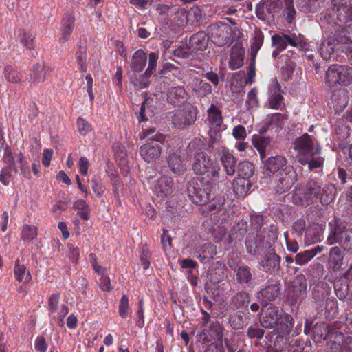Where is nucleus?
<instances>
[{"label":"nucleus","instance_id":"nucleus-1","mask_svg":"<svg viewBox=\"0 0 352 352\" xmlns=\"http://www.w3.org/2000/svg\"><path fill=\"white\" fill-rule=\"evenodd\" d=\"M291 315L272 305L263 307L260 322L263 327L277 328L283 333H289L293 327Z\"/></svg>","mask_w":352,"mask_h":352},{"label":"nucleus","instance_id":"nucleus-2","mask_svg":"<svg viewBox=\"0 0 352 352\" xmlns=\"http://www.w3.org/2000/svg\"><path fill=\"white\" fill-rule=\"evenodd\" d=\"M192 169L197 175H206L213 182H222L226 179L220 174V166L217 161L208 157L204 152L195 153Z\"/></svg>","mask_w":352,"mask_h":352},{"label":"nucleus","instance_id":"nucleus-3","mask_svg":"<svg viewBox=\"0 0 352 352\" xmlns=\"http://www.w3.org/2000/svg\"><path fill=\"white\" fill-rule=\"evenodd\" d=\"M320 197L322 204H327L333 199V195H327L324 199L321 196V186L315 181H309L305 186L294 192L292 201L296 205L307 206L316 202Z\"/></svg>","mask_w":352,"mask_h":352},{"label":"nucleus","instance_id":"nucleus-4","mask_svg":"<svg viewBox=\"0 0 352 352\" xmlns=\"http://www.w3.org/2000/svg\"><path fill=\"white\" fill-rule=\"evenodd\" d=\"M329 226L331 231L326 243L329 245L339 243L344 250H351L352 229H347L344 224H338L337 222L329 223Z\"/></svg>","mask_w":352,"mask_h":352},{"label":"nucleus","instance_id":"nucleus-5","mask_svg":"<svg viewBox=\"0 0 352 352\" xmlns=\"http://www.w3.org/2000/svg\"><path fill=\"white\" fill-rule=\"evenodd\" d=\"M326 83L329 87L337 85L348 86L352 83V68L341 65H331L326 72Z\"/></svg>","mask_w":352,"mask_h":352},{"label":"nucleus","instance_id":"nucleus-6","mask_svg":"<svg viewBox=\"0 0 352 352\" xmlns=\"http://www.w3.org/2000/svg\"><path fill=\"white\" fill-rule=\"evenodd\" d=\"M307 280L303 275H298L291 282L287 294V300L291 305L302 301L307 296Z\"/></svg>","mask_w":352,"mask_h":352},{"label":"nucleus","instance_id":"nucleus-7","mask_svg":"<svg viewBox=\"0 0 352 352\" xmlns=\"http://www.w3.org/2000/svg\"><path fill=\"white\" fill-rule=\"evenodd\" d=\"M212 187L209 184H204L201 180L193 181L188 188L189 196L197 205H205L210 198Z\"/></svg>","mask_w":352,"mask_h":352},{"label":"nucleus","instance_id":"nucleus-8","mask_svg":"<svg viewBox=\"0 0 352 352\" xmlns=\"http://www.w3.org/2000/svg\"><path fill=\"white\" fill-rule=\"evenodd\" d=\"M151 140V142H148L140 148V154L147 163L153 162L160 157L162 148L158 142H163L164 137L161 133H155Z\"/></svg>","mask_w":352,"mask_h":352},{"label":"nucleus","instance_id":"nucleus-9","mask_svg":"<svg viewBox=\"0 0 352 352\" xmlns=\"http://www.w3.org/2000/svg\"><path fill=\"white\" fill-rule=\"evenodd\" d=\"M297 179V173L292 166H289L285 171L276 174L274 181V190L283 194L289 190Z\"/></svg>","mask_w":352,"mask_h":352},{"label":"nucleus","instance_id":"nucleus-10","mask_svg":"<svg viewBox=\"0 0 352 352\" xmlns=\"http://www.w3.org/2000/svg\"><path fill=\"white\" fill-rule=\"evenodd\" d=\"M208 120L210 125L208 132L210 140L213 142H218L221 138L223 127V119L221 113L214 104H212L208 110Z\"/></svg>","mask_w":352,"mask_h":352},{"label":"nucleus","instance_id":"nucleus-11","mask_svg":"<svg viewBox=\"0 0 352 352\" xmlns=\"http://www.w3.org/2000/svg\"><path fill=\"white\" fill-rule=\"evenodd\" d=\"M224 199L220 198L216 203L210 204L208 206L203 207L201 212L206 216H210L215 223H223L228 218V212L224 207Z\"/></svg>","mask_w":352,"mask_h":352},{"label":"nucleus","instance_id":"nucleus-12","mask_svg":"<svg viewBox=\"0 0 352 352\" xmlns=\"http://www.w3.org/2000/svg\"><path fill=\"white\" fill-rule=\"evenodd\" d=\"M314 143L310 135L305 133L295 141V149L298 151L297 160L302 165L307 164L306 156L315 151Z\"/></svg>","mask_w":352,"mask_h":352},{"label":"nucleus","instance_id":"nucleus-13","mask_svg":"<svg viewBox=\"0 0 352 352\" xmlns=\"http://www.w3.org/2000/svg\"><path fill=\"white\" fill-rule=\"evenodd\" d=\"M220 160L223 166V170L220 174L226 179L223 182L226 183L228 177L233 176L236 173V159L229 149L223 147L219 152Z\"/></svg>","mask_w":352,"mask_h":352},{"label":"nucleus","instance_id":"nucleus-14","mask_svg":"<svg viewBox=\"0 0 352 352\" xmlns=\"http://www.w3.org/2000/svg\"><path fill=\"white\" fill-rule=\"evenodd\" d=\"M302 35H296L294 33L279 34L272 36V45L276 47L278 51L285 50L287 45L292 47H297L302 42Z\"/></svg>","mask_w":352,"mask_h":352},{"label":"nucleus","instance_id":"nucleus-15","mask_svg":"<svg viewBox=\"0 0 352 352\" xmlns=\"http://www.w3.org/2000/svg\"><path fill=\"white\" fill-rule=\"evenodd\" d=\"M153 191L159 199H166L173 191V179L166 175L160 177L153 184Z\"/></svg>","mask_w":352,"mask_h":352},{"label":"nucleus","instance_id":"nucleus-16","mask_svg":"<svg viewBox=\"0 0 352 352\" xmlns=\"http://www.w3.org/2000/svg\"><path fill=\"white\" fill-rule=\"evenodd\" d=\"M263 161L264 173L267 174L285 171V169L289 166L287 165V159L283 155L272 156Z\"/></svg>","mask_w":352,"mask_h":352},{"label":"nucleus","instance_id":"nucleus-17","mask_svg":"<svg viewBox=\"0 0 352 352\" xmlns=\"http://www.w3.org/2000/svg\"><path fill=\"white\" fill-rule=\"evenodd\" d=\"M284 98L280 94V86L278 81H274L270 87V95L266 107L268 109L282 110L285 107Z\"/></svg>","mask_w":352,"mask_h":352},{"label":"nucleus","instance_id":"nucleus-18","mask_svg":"<svg viewBox=\"0 0 352 352\" xmlns=\"http://www.w3.org/2000/svg\"><path fill=\"white\" fill-rule=\"evenodd\" d=\"M208 43V37L204 32H199L190 36L187 47L186 54H193L197 51H204Z\"/></svg>","mask_w":352,"mask_h":352},{"label":"nucleus","instance_id":"nucleus-19","mask_svg":"<svg viewBox=\"0 0 352 352\" xmlns=\"http://www.w3.org/2000/svg\"><path fill=\"white\" fill-rule=\"evenodd\" d=\"M344 255L340 247L334 246L330 249L327 261V267L329 270L338 272L342 268Z\"/></svg>","mask_w":352,"mask_h":352},{"label":"nucleus","instance_id":"nucleus-20","mask_svg":"<svg viewBox=\"0 0 352 352\" xmlns=\"http://www.w3.org/2000/svg\"><path fill=\"white\" fill-rule=\"evenodd\" d=\"M195 121V117L192 111L188 110H179L173 116V124L179 129L192 125Z\"/></svg>","mask_w":352,"mask_h":352},{"label":"nucleus","instance_id":"nucleus-21","mask_svg":"<svg viewBox=\"0 0 352 352\" xmlns=\"http://www.w3.org/2000/svg\"><path fill=\"white\" fill-rule=\"evenodd\" d=\"M331 293L329 285L325 282H319L316 284L312 290V296L316 303L323 305L328 299Z\"/></svg>","mask_w":352,"mask_h":352},{"label":"nucleus","instance_id":"nucleus-22","mask_svg":"<svg viewBox=\"0 0 352 352\" xmlns=\"http://www.w3.org/2000/svg\"><path fill=\"white\" fill-rule=\"evenodd\" d=\"M168 163L172 172L179 175L185 170L186 158L182 155L181 151H177L170 153L168 157Z\"/></svg>","mask_w":352,"mask_h":352},{"label":"nucleus","instance_id":"nucleus-23","mask_svg":"<svg viewBox=\"0 0 352 352\" xmlns=\"http://www.w3.org/2000/svg\"><path fill=\"white\" fill-rule=\"evenodd\" d=\"M279 288L276 284L267 285L262 289L258 296L263 307L270 306L269 302L274 300L278 295Z\"/></svg>","mask_w":352,"mask_h":352},{"label":"nucleus","instance_id":"nucleus-24","mask_svg":"<svg viewBox=\"0 0 352 352\" xmlns=\"http://www.w3.org/2000/svg\"><path fill=\"white\" fill-rule=\"evenodd\" d=\"M158 54L155 52H152L148 55V65L147 69H146L144 75L141 76L142 80L139 84L137 83V85L140 88H146L148 86V78L155 71L157 66V61L158 60Z\"/></svg>","mask_w":352,"mask_h":352},{"label":"nucleus","instance_id":"nucleus-25","mask_svg":"<svg viewBox=\"0 0 352 352\" xmlns=\"http://www.w3.org/2000/svg\"><path fill=\"white\" fill-rule=\"evenodd\" d=\"M280 257L275 253L268 252L261 260L263 269L270 273L277 271L280 267Z\"/></svg>","mask_w":352,"mask_h":352},{"label":"nucleus","instance_id":"nucleus-26","mask_svg":"<svg viewBox=\"0 0 352 352\" xmlns=\"http://www.w3.org/2000/svg\"><path fill=\"white\" fill-rule=\"evenodd\" d=\"M186 92L182 87H171L167 94V100L174 106H180L186 101Z\"/></svg>","mask_w":352,"mask_h":352},{"label":"nucleus","instance_id":"nucleus-27","mask_svg":"<svg viewBox=\"0 0 352 352\" xmlns=\"http://www.w3.org/2000/svg\"><path fill=\"white\" fill-rule=\"evenodd\" d=\"M217 254L216 247L209 243L202 245L195 251V256L203 263H208Z\"/></svg>","mask_w":352,"mask_h":352},{"label":"nucleus","instance_id":"nucleus-28","mask_svg":"<svg viewBox=\"0 0 352 352\" xmlns=\"http://www.w3.org/2000/svg\"><path fill=\"white\" fill-rule=\"evenodd\" d=\"M252 143L258 151L261 159L264 160L266 157L267 148L271 146V138L260 135H254L252 138Z\"/></svg>","mask_w":352,"mask_h":352},{"label":"nucleus","instance_id":"nucleus-29","mask_svg":"<svg viewBox=\"0 0 352 352\" xmlns=\"http://www.w3.org/2000/svg\"><path fill=\"white\" fill-rule=\"evenodd\" d=\"M147 56L142 49L136 50L131 58L130 67L133 72H140L145 67Z\"/></svg>","mask_w":352,"mask_h":352},{"label":"nucleus","instance_id":"nucleus-30","mask_svg":"<svg viewBox=\"0 0 352 352\" xmlns=\"http://www.w3.org/2000/svg\"><path fill=\"white\" fill-rule=\"evenodd\" d=\"M177 16L180 18L181 23H193L201 18V11L197 6L192 7L189 10L182 8L177 12Z\"/></svg>","mask_w":352,"mask_h":352},{"label":"nucleus","instance_id":"nucleus-31","mask_svg":"<svg viewBox=\"0 0 352 352\" xmlns=\"http://www.w3.org/2000/svg\"><path fill=\"white\" fill-rule=\"evenodd\" d=\"M232 187L236 195L243 197L250 190L251 183L245 177H237L233 180Z\"/></svg>","mask_w":352,"mask_h":352},{"label":"nucleus","instance_id":"nucleus-32","mask_svg":"<svg viewBox=\"0 0 352 352\" xmlns=\"http://www.w3.org/2000/svg\"><path fill=\"white\" fill-rule=\"evenodd\" d=\"M305 241L308 245L314 244L322 241V229L318 224H313L307 228Z\"/></svg>","mask_w":352,"mask_h":352},{"label":"nucleus","instance_id":"nucleus-33","mask_svg":"<svg viewBox=\"0 0 352 352\" xmlns=\"http://www.w3.org/2000/svg\"><path fill=\"white\" fill-rule=\"evenodd\" d=\"M14 276L15 279L20 283L23 281L28 283L32 279V276L30 271L27 270V267L24 263H21L19 259H16L15 261Z\"/></svg>","mask_w":352,"mask_h":352},{"label":"nucleus","instance_id":"nucleus-34","mask_svg":"<svg viewBox=\"0 0 352 352\" xmlns=\"http://www.w3.org/2000/svg\"><path fill=\"white\" fill-rule=\"evenodd\" d=\"M340 0H332L333 9L338 12V17L340 21H352V6H344V3H340Z\"/></svg>","mask_w":352,"mask_h":352},{"label":"nucleus","instance_id":"nucleus-35","mask_svg":"<svg viewBox=\"0 0 352 352\" xmlns=\"http://www.w3.org/2000/svg\"><path fill=\"white\" fill-rule=\"evenodd\" d=\"M229 67L235 70L241 67L243 63V51L237 46H234L230 52Z\"/></svg>","mask_w":352,"mask_h":352},{"label":"nucleus","instance_id":"nucleus-36","mask_svg":"<svg viewBox=\"0 0 352 352\" xmlns=\"http://www.w3.org/2000/svg\"><path fill=\"white\" fill-rule=\"evenodd\" d=\"M47 70L41 63L34 65L30 73L31 82L34 84L44 82L47 74Z\"/></svg>","mask_w":352,"mask_h":352},{"label":"nucleus","instance_id":"nucleus-37","mask_svg":"<svg viewBox=\"0 0 352 352\" xmlns=\"http://www.w3.org/2000/svg\"><path fill=\"white\" fill-rule=\"evenodd\" d=\"M192 87L193 91L199 96H205L212 91V86L208 82L198 78L192 81Z\"/></svg>","mask_w":352,"mask_h":352},{"label":"nucleus","instance_id":"nucleus-38","mask_svg":"<svg viewBox=\"0 0 352 352\" xmlns=\"http://www.w3.org/2000/svg\"><path fill=\"white\" fill-rule=\"evenodd\" d=\"M268 118L267 127L276 131L280 129L287 120L286 115L280 113H273Z\"/></svg>","mask_w":352,"mask_h":352},{"label":"nucleus","instance_id":"nucleus-39","mask_svg":"<svg viewBox=\"0 0 352 352\" xmlns=\"http://www.w3.org/2000/svg\"><path fill=\"white\" fill-rule=\"evenodd\" d=\"M236 280L240 283H248L252 278L250 268L247 265H240L236 270Z\"/></svg>","mask_w":352,"mask_h":352},{"label":"nucleus","instance_id":"nucleus-40","mask_svg":"<svg viewBox=\"0 0 352 352\" xmlns=\"http://www.w3.org/2000/svg\"><path fill=\"white\" fill-rule=\"evenodd\" d=\"M320 151V148L316 147L314 152L305 157L307 160V164L310 170L319 168L323 164L324 158L317 155Z\"/></svg>","mask_w":352,"mask_h":352},{"label":"nucleus","instance_id":"nucleus-41","mask_svg":"<svg viewBox=\"0 0 352 352\" xmlns=\"http://www.w3.org/2000/svg\"><path fill=\"white\" fill-rule=\"evenodd\" d=\"M73 208L78 210V215L83 220H87L89 218L90 207L84 199H78L74 204Z\"/></svg>","mask_w":352,"mask_h":352},{"label":"nucleus","instance_id":"nucleus-42","mask_svg":"<svg viewBox=\"0 0 352 352\" xmlns=\"http://www.w3.org/2000/svg\"><path fill=\"white\" fill-rule=\"evenodd\" d=\"M254 166L249 161H243L239 164L238 177H243L248 179L254 175Z\"/></svg>","mask_w":352,"mask_h":352},{"label":"nucleus","instance_id":"nucleus-43","mask_svg":"<svg viewBox=\"0 0 352 352\" xmlns=\"http://www.w3.org/2000/svg\"><path fill=\"white\" fill-rule=\"evenodd\" d=\"M264 36L261 31L256 30L254 32L252 41L251 42V55L254 58L263 43Z\"/></svg>","mask_w":352,"mask_h":352},{"label":"nucleus","instance_id":"nucleus-44","mask_svg":"<svg viewBox=\"0 0 352 352\" xmlns=\"http://www.w3.org/2000/svg\"><path fill=\"white\" fill-rule=\"evenodd\" d=\"M93 192L97 197H101L105 192L106 187L100 177L94 175L91 179Z\"/></svg>","mask_w":352,"mask_h":352},{"label":"nucleus","instance_id":"nucleus-45","mask_svg":"<svg viewBox=\"0 0 352 352\" xmlns=\"http://www.w3.org/2000/svg\"><path fill=\"white\" fill-rule=\"evenodd\" d=\"M37 236V228L34 226L25 225L21 231V239L31 241Z\"/></svg>","mask_w":352,"mask_h":352},{"label":"nucleus","instance_id":"nucleus-46","mask_svg":"<svg viewBox=\"0 0 352 352\" xmlns=\"http://www.w3.org/2000/svg\"><path fill=\"white\" fill-rule=\"evenodd\" d=\"M334 49V44L330 40L323 41L320 46V52L322 58L325 60L330 59Z\"/></svg>","mask_w":352,"mask_h":352},{"label":"nucleus","instance_id":"nucleus-47","mask_svg":"<svg viewBox=\"0 0 352 352\" xmlns=\"http://www.w3.org/2000/svg\"><path fill=\"white\" fill-rule=\"evenodd\" d=\"M4 75L6 80L10 82L17 83L21 80L19 72L12 65L5 66Z\"/></svg>","mask_w":352,"mask_h":352},{"label":"nucleus","instance_id":"nucleus-48","mask_svg":"<svg viewBox=\"0 0 352 352\" xmlns=\"http://www.w3.org/2000/svg\"><path fill=\"white\" fill-rule=\"evenodd\" d=\"M119 315L122 318H126L129 314V298L126 295L123 294L119 302Z\"/></svg>","mask_w":352,"mask_h":352},{"label":"nucleus","instance_id":"nucleus-49","mask_svg":"<svg viewBox=\"0 0 352 352\" xmlns=\"http://www.w3.org/2000/svg\"><path fill=\"white\" fill-rule=\"evenodd\" d=\"M76 124L78 132L81 135L85 136L92 131L91 124L82 118H78L77 119Z\"/></svg>","mask_w":352,"mask_h":352},{"label":"nucleus","instance_id":"nucleus-50","mask_svg":"<svg viewBox=\"0 0 352 352\" xmlns=\"http://www.w3.org/2000/svg\"><path fill=\"white\" fill-rule=\"evenodd\" d=\"M257 90L256 88H252L248 94L246 104L247 109H250L258 106V99L257 97Z\"/></svg>","mask_w":352,"mask_h":352},{"label":"nucleus","instance_id":"nucleus-51","mask_svg":"<svg viewBox=\"0 0 352 352\" xmlns=\"http://www.w3.org/2000/svg\"><path fill=\"white\" fill-rule=\"evenodd\" d=\"M327 329L324 324L316 325L314 329V339L316 342L327 338Z\"/></svg>","mask_w":352,"mask_h":352},{"label":"nucleus","instance_id":"nucleus-52","mask_svg":"<svg viewBox=\"0 0 352 352\" xmlns=\"http://www.w3.org/2000/svg\"><path fill=\"white\" fill-rule=\"evenodd\" d=\"M248 294L245 292L236 294L232 298V302L236 307L243 306L248 302Z\"/></svg>","mask_w":352,"mask_h":352},{"label":"nucleus","instance_id":"nucleus-53","mask_svg":"<svg viewBox=\"0 0 352 352\" xmlns=\"http://www.w3.org/2000/svg\"><path fill=\"white\" fill-rule=\"evenodd\" d=\"M3 162L6 164V167L13 168L14 167V160L11 148L8 145L4 148V155L3 156Z\"/></svg>","mask_w":352,"mask_h":352},{"label":"nucleus","instance_id":"nucleus-54","mask_svg":"<svg viewBox=\"0 0 352 352\" xmlns=\"http://www.w3.org/2000/svg\"><path fill=\"white\" fill-rule=\"evenodd\" d=\"M313 258L309 250L303 251L296 254L295 261L298 265H302L308 263Z\"/></svg>","mask_w":352,"mask_h":352},{"label":"nucleus","instance_id":"nucleus-55","mask_svg":"<svg viewBox=\"0 0 352 352\" xmlns=\"http://www.w3.org/2000/svg\"><path fill=\"white\" fill-rule=\"evenodd\" d=\"M210 336L214 339L220 340L223 336V327L218 322H213L210 326Z\"/></svg>","mask_w":352,"mask_h":352},{"label":"nucleus","instance_id":"nucleus-56","mask_svg":"<svg viewBox=\"0 0 352 352\" xmlns=\"http://www.w3.org/2000/svg\"><path fill=\"white\" fill-rule=\"evenodd\" d=\"M232 135L236 140H244L247 137L245 128L241 124L236 126L232 130Z\"/></svg>","mask_w":352,"mask_h":352},{"label":"nucleus","instance_id":"nucleus-57","mask_svg":"<svg viewBox=\"0 0 352 352\" xmlns=\"http://www.w3.org/2000/svg\"><path fill=\"white\" fill-rule=\"evenodd\" d=\"M292 228L296 234L302 235L307 230L305 221L302 219H298L294 223Z\"/></svg>","mask_w":352,"mask_h":352},{"label":"nucleus","instance_id":"nucleus-58","mask_svg":"<svg viewBox=\"0 0 352 352\" xmlns=\"http://www.w3.org/2000/svg\"><path fill=\"white\" fill-rule=\"evenodd\" d=\"M140 261L142 265L144 270L148 269L150 266V253L148 249L146 247L142 248Z\"/></svg>","mask_w":352,"mask_h":352},{"label":"nucleus","instance_id":"nucleus-59","mask_svg":"<svg viewBox=\"0 0 352 352\" xmlns=\"http://www.w3.org/2000/svg\"><path fill=\"white\" fill-rule=\"evenodd\" d=\"M78 166L79 173L84 176L87 175L88 169H89V163L87 158L85 157H81L79 159Z\"/></svg>","mask_w":352,"mask_h":352},{"label":"nucleus","instance_id":"nucleus-60","mask_svg":"<svg viewBox=\"0 0 352 352\" xmlns=\"http://www.w3.org/2000/svg\"><path fill=\"white\" fill-rule=\"evenodd\" d=\"M12 168L5 167L0 173V182L4 185H8L12 177L11 171Z\"/></svg>","mask_w":352,"mask_h":352},{"label":"nucleus","instance_id":"nucleus-61","mask_svg":"<svg viewBox=\"0 0 352 352\" xmlns=\"http://www.w3.org/2000/svg\"><path fill=\"white\" fill-rule=\"evenodd\" d=\"M112 184V190L115 197H119L120 192L122 190V183L119 177H113L111 181Z\"/></svg>","mask_w":352,"mask_h":352},{"label":"nucleus","instance_id":"nucleus-62","mask_svg":"<svg viewBox=\"0 0 352 352\" xmlns=\"http://www.w3.org/2000/svg\"><path fill=\"white\" fill-rule=\"evenodd\" d=\"M34 348L36 352H46L47 345L43 337L36 338L34 343Z\"/></svg>","mask_w":352,"mask_h":352},{"label":"nucleus","instance_id":"nucleus-63","mask_svg":"<svg viewBox=\"0 0 352 352\" xmlns=\"http://www.w3.org/2000/svg\"><path fill=\"white\" fill-rule=\"evenodd\" d=\"M245 246L248 253L252 254H254L258 248L256 241L254 240L253 236L248 237L245 241Z\"/></svg>","mask_w":352,"mask_h":352},{"label":"nucleus","instance_id":"nucleus-64","mask_svg":"<svg viewBox=\"0 0 352 352\" xmlns=\"http://www.w3.org/2000/svg\"><path fill=\"white\" fill-rule=\"evenodd\" d=\"M227 229L224 226H218L213 232V236L216 242H221L226 235Z\"/></svg>","mask_w":352,"mask_h":352}]
</instances>
